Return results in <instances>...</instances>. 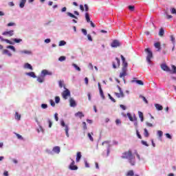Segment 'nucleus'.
<instances>
[{
    "mask_svg": "<svg viewBox=\"0 0 176 176\" xmlns=\"http://www.w3.org/2000/svg\"><path fill=\"white\" fill-rule=\"evenodd\" d=\"M121 159H126L131 166H135V157L133 155V151L130 149L122 153Z\"/></svg>",
    "mask_w": 176,
    "mask_h": 176,
    "instance_id": "1",
    "label": "nucleus"
},
{
    "mask_svg": "<svg viewBox=\"0 0 176 176\" xmlns=\"http://www.w3.org/2000/svg\"><path fill=\"white\" fill-rule=\"evenodd\" d=\"M120 57L122 61V72L120 74V78H123L127 75V67L129 66V64L126 61V58L124 56H123V55H121Z\"/></svg>",
    "mask_w": 176,
    "mask_h": 176,
    "instance_id": "2",
    "label": "nucleus"
},
{
    "mask_svg": "<svg viewBox=\"0 0 176 176\" xmlns=\"http://www.w3.org/2000/svg\"><path fill=\"white\" fill-rule=\"evenodd\" d=\"M144 52L146 54V60L148 64H152V58H153V53L151 52V48L144 49Z\"/></svg>",
    "mask_w": 176,
    "mask_h": 176,
    "instance_id": "3",
    "label": "nucleus"
},
{
    "mask_svg": "<svg viewBox=\"0 0 176 176\" xmlns=\"http://www.w3.org/2000/svg\"><path fill=\"white\" fill-rule=\"evenodd\" d=\"M161 69L163 71H166V72H170V74H176V67H175V65H172V69L173 70H171L170 69V67H168V66H167V65L162 64V65H161Z\"/></svg>",
    "mask_w": 176,
    "mask_h": 176,
    "instance_id": "4",
    "label": "nucleus"
},
{
    "mask_svg": "<svg viewBox=\"0 0 176 176\" xmlns=\"http://www.w3.org/2000/svg\"><path fill=\"white\" fill-rule=\"evenodd\" d=\"M62 97L64 100H67L68 97H71V91L68 89L65 88L62 93Z\"/></svg>",
    "mask_w": 176,
    "mask_h": 176,
    "instance_id": "5",
    "label": "nucleus"
},
{
    "mask_svg": "<svg viewBox=\"0 0 176 176\" xmlns=\"http://www.w3.org/2000/svg\"><path fill=\"white\" fill-rule=\"evenodd\" d=\"M120 93L115 92L114 94L118 97V98H124V94L123 93V91H122V88L120 86H117Z\"/></svg>",
    "mask_w": 176,
    "mask_h": 176,
    "instance_id": "6",
    "label": "nucleus"
},
{
    "mask_svg": "<svg viewBox=\"0 0 176 176\" xmlns=\"http://www.w3.org/2000/svg\"><path fill=\"white\" fill-rule=\"evenodd\" d=\"M119 67H120V59L116 58V60L113 62V68L116 69V68H119Z\"/></svg>",
    "mask_w": 176,
    "mask_h": 176,
    "instance_id": "7",
    "label": "nucleus"
},
{
    "mask_svg": "<svg viewBox=\"0 0 176 176\" xmlns=\"http://www.w3.org/2000/svg\"><path fill=\"white\" fill-rule=\"evenodd\" d=\"M60 124L63 127H65V131L66 133L67 137H69V133H68V131H69V128H68V125H65V122H64V121H62Z\"/></svg>",
    "mask_w": 176,
    "mask_h": 176,
    "instance_id": "8",
    "label": "nucleus"
},
{
    "mask_svg": "<svg viewBox=\"0 0 176 176\" xmlns=\"http://www.w3.org/2000/svg\"><path fill=\"white\" fill-rule=\"evenodd\" d=\"M69 168L72 170H78V166L75 165V161L74 160H72V163L69 166Z\"/></svg>",
    "mask_w": 176,
    "mask_h": 176,
    "instance_id": "9",
    "label": "nucleus"
},
{
    "mask_svg": "<svg viewBox=\"0 0 176 176\" xmlns=\"http://www.w3.org/2000/svg\"><path fill=\"white\" fill-rule=\"evenodd\" d=\"M111 47H119L120 46V42L118 40H113L111 44Z\"/></svg>",
    "mask_w": 176,
    "mask_h": 176,
    "instance_id": "10",
    "label": "nucleus"
},
{
    "mask_svg": "<svg viewBox=\"0 0 176 176\" xmlns=\"http://www.w3.org/2000/svg\"><path fill=\"white\" fill-rule=\"evenodd\" d=\"M41 75L45 78L46 75H50V76L53 75V73H52V72L47 71V69H43L41 72Z\"/></svg>",
    "mask_w": 176,
    "mask_h": 176,
    "instance_id": "11",
    "label": "nucleus"
},
{
    "mask_svg": "<svg viewBox=\"0 0 176 176\" xmlns=\"http://www.w3.org/2000/svg\"><path fill=\"white\" fill-rule=\"evenodd\" d=\"M126 116H128V118L131 122H134V121L137 120V117H135V116L133 117V116H131V113H127Z\"/></svg>",
    "mask_w": 176,
    "mask_h": 176,
    "instance_id": "12",
    "label": "nucleus"
},
{
    "mask_svg": "<svg viewBox=\"0 0 176 176\" xmlns=\"http://www.w3.org/2000/svg\"><path fill=\"white\" fill-rule=\"evenodd\" d=\"M80 159H82V153L80 151L77 152L76 162V163H79L80 162Z\"/></svg>",
    "mask_w": 176,
    "mask_h": 176,
    "instance_id": "13",
    "label": "nucleus"
},
{
    "mask_svg": "<svg viewBox=\"0 0 176 176\" xmlns=\"http://www.w3.org/2000/svg\"><path fill=\"white\" fill-rule=\"evenodd\" d=\"M154 47H155V49H157V52H160V50H162L160 42H157V43H154Z\"/></svg>",
    "mask_w": 176,
    "mask_h": 176,
    "instance_id": "14",
    "label": "nucleus"
},
{
    "mask_svg": "<svg viewBox=\"0 0 176 176\" xmlns=\"http://www.w3.org/2000/svg\"><path fill=\"white\" fill-rule=\"evenodd\" d=\"M170 41L171 42L173 43V50H174L175 47V37H174V35L171 34L170 36Z\"/></svg>",
    "mask_w": 176,
    "mask_h": 176,
    "instance_id": "15",
    "label": "nucleus"
},
{
    "mask_svg": "<svg viewBox=\"0 0 176 176\" xmlns=\"http://www.w3.org/2000/svg\"><path fill=\"white\" fill-rule=\"evenodd\" d=\"M69 104H70V107H76V102L72 98L69 99Z\"/></svg>",
    "mask_w": 176,
    "mask_h": 176,
    "instance_id": "16",
    "label": "nucleus"
},
{
    "mask_svg": "<svg viewBox=\"0 0 176 176\" xmlns=\"http://www.w3.org/2000/svg\"><path fill=\"white\" fill-rule=\"evenodd\" d=\"M135 82V83H138V85H140V86H144V82H142V80H131V83H134Z\"/></svg>",
    "mask_w": 176,
    "mask_h": 176,
    "instance_id": "17",
    "label": "nucleus"
},
{
    "mask_svg": "<svg viewBox=\"0 0 176 176\" xmlns=\"http://www.w3.org/2000/svg\"><path fill=\"white\" fill-rule=\"evenodd\" d=\"M14 32L13 30H10L8 32H3V35H9V36H13Z\"/></svg>",
    "mask_w": 176,
    "mask_h": 176,
    "instance_id": "18",
    "label": "nucleus"
},
{
    "mask_svg": "<svg viewBox=\"0 0 176 176\" xmlns=\"http://www.w3.org/2000/svg\"><path fill=\"white\" fill-rule=\"evenodd\" d=\"M75 116H78V118L82 119V118L85 117V115L83 114V113H82V111H78L76 113H75Z\"/></svg>",
    "mask_w": 176,
    "mask_h": 176,
    "instance_id": "19",
    "label": "nucleus"
},
{
    "mask_svg": "<svg viewBox=\"0 0 176 176\" xmlns=\"http://www.w3.org/2000/svg\"><path fill=\"white\" fill-rule=\"evenodd\" d=\"M3 54H8L9 57H12V53H10V52L8 50H3Z\"/></svg>",
    "mask_w": 176,
    "mask_h": 176,
    "instance_id": "20",
    "label": "nucleus"
},
{
    "mask_svg": "<svg viewBox=\"0 0 176 176\" xmlns=\"http://www.w3.org/2000/svg\"><path fill=\"white\" fill-rule=\"evenodd\" d=\"M155 107L157 111H163V106L160 105V104H155Z\"/></svg>",
    "mask_w": 176,
    "mask_h": 176,
    "instance_id": "21",
    "label": "nucleus"
},
{
    "mask_svg": "<svg viewBox=\"0 0 176 176\" xmlns=\"http://www.w3.org/2000/svg\"><path fill=\"white\" fill-rule=\"evenodd\" d=\"M37 80L39 83H43V80H45V77L43 76H38L37 78Z\"/></svg>",
    "mask_w": 176,
    "mask_h": 176,
    "instance_id": "22",
    "label": "nucleus"
},
{
    "mask_svg": "<svg viewBox=\"0 0 176 176\" xmlns=\"http://www.w3.org/2000/svg\"><path fill=\"white\" fill-rule=\"evenodd\" d=\"M26 75H28V76H30L31 78H36V76L34 72L27 73Z\"/></svg>",
    "mask_w": 176,
    "mask_h": 176,
    "instance_id": "23",
    "label": "nucleus"
},
{
    "mask_svg": "<svg viewBox=\"0 0 176 176\" xmlns=\"http://www.w3.org/2000/svg\"><path fill=\"white\" fill-rule=\"evenodd\" d=\"M25 2H27V0H21L20 4H19L20 8H24L25 5Z\"/></svg>",
    "mask_w": 176,
    "mask_h": 176,
    "instance_id": "24",
    "label": "nucleus"
},
{
    "mask_svg": "<svg viewBox=\"0 0 176 176\" xmlns=\"http://www.w3.org/2000/svg\"><path fill=\"white\" fill-rule=\"evenodd\" d=\"M139 118H140L141 122H144V113L141 111H138Z\"/></svg>",
    "mask_w": 176,
    "mask_h": 176,
    "instance_id": "25",
    "label": "nucleus"
},
{
    "mask_svg": "<svg viewBox=\"0 0 176 176\" xmlns=\"http://www.w3.org/2000/svg\"><path fill=\"white\" fill-rule=\"evenodd\" d=\"M87 135H88V138H89V140H90V141H91V142H93V141H94V139L93 138V136L92 135H94V133H89L88 134H87Z\"/></svg>",
    "mask_w": 176,
    "mask_h": 176,
    "instance_id": "26",
    "label": "nucleus"
},
{
    "mask_svg": "<svg viewBox=\"0 0 176 176\" xmlns=\"http://www.w3.org/2000/svg\"><path fill=\"white\" fill-rule=\"evenodd\" d=\"M58 85H59V87H60V89H63V87H64V89H65V85H64V81L59 80Z\"/></svg>",
    "mask_w": 176,
    "mask_h": 176,
    "instance_id": "27",
    "label": "nucleus"
},
{
    "mask_svg": "<svg viewBox=\"0 0 176 176\" xmlns=\"http://www.w3.org/2000/svg\"><path fill=\"white\" fill-rule=\"evenodd\" d=\"M53 151L55 153H60V146L54 147Z\"/></svg>",
    "mask_w": 176,
    "mask_h": 176,
    "instance_id": "28",
    "label": "nucleus"
},
{
    "mask_svg": "<svg viewBox=\"0 0 176 176\" xmlns=\"http://www.w3.org/2000/svg\"><path fill=\"white\" fill-rule=\"evenodd\" d=\"M25 68H27L28 69H31L32 71V66L30 63H25Z\"/></svg>",
    "mask_w": 176,
    "mask_h": 176,
    "instance_id": "29",
    "label": "nucleus"
},
{
    "mask_svg": "<svg viewBox=\"0 0 176 176\" xmlns=\"http://www.w3.org/2000/svg\"><path fill=\"white\" fill-rule=\"evenodd\" d=\"M85 19L87 20V23H90V15L89 13H85Z\"/></svg>",
    "mask_w": 176,
    "mask_h": 176,
    "instance_id": "30",
    "label": "nucleus"
},
{
    "mask_svg": "<svg viewBox=\"0 0 176 176\" xmlns=\"http://www.w3.org/2000/svg\"><path fill=\"white\" fill-rule=\"evenodd\" d=\"M126 176H134V171L133 170H129L126 173Z\"/></svg>",
    "mask_w": 176,
    "mask_h": 176,
    "instance_id": "31",
    "label": "nucleus"
},
{
    "mask_svg": "<svg viewBox=\"0 0 176 176\" xmlns=\"http://www.w3.org/2000/svg\"><path fill=\"white\" fill-rule=\"evenodd\" d=\"M163 35H164V29H163V28H162L160 30L159 36H163Z\"/></svg>",
    "mask_w": 176,
    "mask_h": 176,
    "instance_id": "32",
    "label": "nucleus"
},
{
    "mask_svg": "<svg viewBox=\"0 0 176 176\" xmlns=\"http://www.w3.org/2000/svg\"><path fill=\"white\" fill-rule=\"evenodd\" d=\"M15 119H16V120H20V119H21V116L19 114L18 112L15 113Z\"/></svg>",
    "mask_w": 176,
    "mask_h": 176,
    "instance_id": "33",
    "label": "nucleus"
},
{
    "mask_svg": "<svg viewBox=\"0 0 176 176\" xmlns=\"http://www.w3.org/2000/svg\"><path fill=\"white\" fill-rule=\"evenodd\" d=\"M144 135L146 138H148V137H149V132H148V129H144Z\"/></svg>",
    "mask_w": 176,
    "mask_h": 176,
    "instance_id": "34",
    "label": "nucleus"
},
{
    "mask_svg": "<svg viewBox=\"0 0 176 176\" xmlns=\"http://www.w3.org/2000/svg\"><path fill=\"white\" fill-rule=\"evenodd\" d=\"M67 14L69 16L72 17V19H78V17L75 15H74V14L71 13V12H67Z\"/></svg>",
    "mask_w": 176,
    "mask_h": 176,
    "instance_id": "35",
    "label": "nucleus"
},
{
    "mask_svg": "<svg viewBox=\"0 0 176 176\" xmlns=\"http://www.w3.org/2000/svg\"><path fill=\"white\" fill-rule=\"evenodd\" d=\"M99 91L102 100H105V96L104 95V91H102V89H100Z\"/></svg>",
    "mask_w": 176,
    "mask_h": 176,
    "instance_id": "36",
    "label": "nucleus"
},
{
    "mask_svg": "<svg viewBox=\"0 0 176 176\" xmlns=\"http://www.w3.org/2000/svg\"><path fill=\"white\" fill-rule=\"evenodd\" d=\"M21 53L22 54H31V51H28V50H23V51H21Z\"/></svg>",
    "mask_w": 176,
    "mask_h": 176,
    "instance_id": "37",
    "label": "nucleus"
},
{
    "mask_svg": "<svg viewBox=\"0 0 176 176\" xmlns=\"http://www.w3.org/2000/svg\"><path fill=\"white\" fill-rule=\"evenodd\" d=\"M14 42H15V43H20V42H23V39H21V38H14Z\"/></svg>",
    "mask_w": 176,
    "mask_h": 176,
    "instance_id": "38",
    "label": "nucleus"
},
{
    "mask_svg": "<svg viewBox=\"0 0 176 176\" xmlns=\"http://www.w3.org/2000/svg\"><path fill=\"white\" fill-rule=\"evenodd\" d=\"M7 49H11L13 52H16V48H14V46L13 45H8L7 46Z\"/></svg>",
    "mask_w": 176,
    "mask_h": 176,
    "instance_id": "39",
    "label": "nucleus"
},
{
    "mask_svg": "<svg viewBox=\"0 0 176 176\" xmlns=\"http://www.w3.org/2000/svg\"><path fill=\"white\" fill-rule=\"evenodd\" d=\"M65 45H67V42H65L64 41H60L59 42V46H65Z\"/></svg>",
    "mask_w": 176,
    "mask_h": 176,
    "instance_id": "40",
    "label": "nucleus"
},
{
    "mask_svg": "<svg viewBox=\"0 0 176 176\" xmlns=\"http://www.w3.org/2000/svg\"><path fill=\"white\" fill-rule=\"evenodd\" d=\"M73 67H74V68L80 72V67H79L76 64L74 63L73 64Z\"/></svg>",
    "mask_w": 176,
    "mask_h": 176,
    "instance_id": "41",
    "label": "nucleus"
},
{
    "mask_svg": "<svg viewBox=\"0 0 176 176\" xmlns=\"http://www.w3.org/2000/svg\"><path fill=\"white\" fill-rule=\"evenodd\" d=\"M166 16V19H167V20H170V19H173V16L171 15H168V13L165 12Z\"/></svg>",
    "mask_w": 176,
    "mask_h": 176,
    "instance_id": "42",
    "label": "nucleus"
},
{
    "mask_svg": "<svg viewBox=\"0 0 176 176\" xmlns=\"http://www.w3.org/2000/svg\"><path fill=\"white\" fill-rule=\"evenodd\" d=\"M55 102L56 104H58V102H60V97L59 96H56L55 97Z\"/></svg>",
    "mask_w": 176,
    "mask_h": 176,
    "instance_id": "43",
    "label": "nucleus"
},
{
    "mask_svg": "<svg viewBox=\"0 0 176 176\" xmlns=\"http://www.w3.org/2000/svg\"><path fill=\"white\" fill-rule=\"evenodd\" d=\"M128 9H129L131 12H134L135 7L134 6H129Z\"/></svg>",
    "mask_w": 176,
    "mask_h": 176,
    "instance_id": "44",
    "label": "nucleus"
},
{
    "mask_svg": "<svg viewBox=\"0 0 176 176\" xmlns=\"http://www.w3.org/2000/svg\"><path fill=\"white\" fill-rule=\"evenodd\" d=\"M50 105L52 107H56V103L54 102V101L53 100H50Z\"/></svg>",
    "mask_w": 176,
    "mask_h": 176,
    "instance_id": "45",
    "label": "nucleus"
},
{
    "mask_svg": "<svg viewBox=\"0 0 176 176\" xmlns=\"http://www.w3.org/2000/svg\"><path fill=\"white\" fill-rule=\"evenodd\" d=\"M87 36L88 41H89L90 42H93V38H91V35L87 34Z\"/></svg>",
    "mask_w": 176,
    "mask_h": 176,
    "instance_id": "46",
    "label": "nucleus"
},
{
    "mask_svg": "<svg viewBox=\"0 0 176 176\" xmlns=\"http://www.w3.org/2000/svg\"><path fill=\"white\" fill-rule=\"evenodd\" d=\"M15 135L17 137L18 140H23V136L19 133H15Z\"/></svg>",
    "mask_w": 176,
    "mask_h": 176,
    "instance_id": "47",
    "label": "nucleus"
},
{
    "mask_svg": "<svg viewBox=\"0 0 176 176\" xmlns=\"http://www.w3.org/2000/svg\"><path fill=\"white\" fill-rule=\"evenodd\" d=\"M170 13L172 14H175L176 15V10H175V8H171Z\"/></svg>",
    "mask_w": 176,
    "mask_h": 176,
    "instance_id": "48",
    "label": "nucleus"
},
{
    "mask_svg": "<svg viewBox=\"0 0 176 176\" xmlns=\"http://www.w3.org/2000/svg\"><path fill=\"white\" fill-rule=\"evenodd\" d=\"M7 25H8V27H13L14 25H16V23L11 22V23H8Z\"/></svg>",
    "mask_w": 176,
    "mask_h": 176,
    "instance_id": "49",
    "label": "nucleus"
},
{
    "mask_svg": "<svg viewBox=\"0 0 176 176\" xmlns=\"http://www.w3.org/2000/svg\"><path fill=\"white\" fill-rule=\"evenodd\" d=\"M136 134L140 140H142V136L140 134V131H137Z\"/></svg>",
    "mask_w": 176,
    "mask_h": 176,
    "instance_id": "50",
    "label": "nucleus"
},
{
    "mask_svg": "<svg viewBox=\"0 0 176 176\" xmlns=\"http://www.w3.org/2000/svg\"><path fill=\"white\" fill-rule=\"evenodd\" d=\"M157 135L160 136V137H163V131H157Z\"/></svg>",
    "mask_w": 176,
    "mask_h": 176,
    "instance_id": "51",
    "label": "nucleus"
},
{
    "mask_svg": "<svg viewBox=\"0 0 176 176\" xmlns=\"http://www.w3.org/2000/svg\"><path fill=\"white\" fill-rule=\"evenodd\" d=\"M59 61H65V56H60L58 58Z\"/></svg>",
    "mask_w": 176,
    "mask_h": 176,
    "instance_id": "52",
    "label": "nucleus"
},
{
    "mask_svg": "<svg viewBox=\"0 0 176 176\" xmlns=\"http://www.w3.org/2000/svg\"><path fill=\"white\" fill-rule=\"evenodd\" d=\"M108 96H109L110 100L113 101V102H116V100H115V98H113V97L111 96V94H109Z\"/></svg>",
    "mask_w": 176,
    "mask_h": 176,
    "instance_id": "53",
    "label": "nucleus"
},
{
    "mask_svg": "<svg viewBox=\"0 0 176 176\" xmlns=\"http://www.w3.org/2000/svg\"><path fill=\"white\" fill-rule=\"evenodd\" d=\"M54 118H55V120H56V122H58V113H56L54 114Z\"/></svg>",
    "mask_w": 176,
    "mask_h": 176,
    "instance_id": "54",
    "label": "nucleus"
},
{
    "mask_svg": "<svg viewBox=\"0 0 176 176\" xmlns=\"http://www.w3.org/2000/svg\"><path fill=\"white\" fill-rule=\"evenodd\" d=\"M81 31L84 35H87V30L86 29H82Z\"/></svg>",
    "mask_w": 176,
    "mask_h": 176,
    "instance_id": "55",
    "label": "nucleus"
},
{
    "mask_svg": "<svg viewBox=\"0 0 176 176\" xmlns=\"http://www.w3.org/2000/svg\"><path fill=\"white\" fill-rule=\"evenodd\" d=\"M141 143L142 144V145H145V146H149V145L148 144V143H146V142L142 140Z\"/></svg>",
    "mask_w": 176,
    "mask_h": 176,
    "instance_id": "56",
    "label": "nucleus"
},
{
    "mask_svg": "<svg viewBox=\"0 0 176 176\" xmlns=\"http://www.w3.org/2000/svg\"><path fill=\"white\" fill-rule=\"evenodd\" d=\"M41 108H42L43 109H46V108H47V104H41Z\"/></svg>",
    "mask_w": 176,
    "mask_h": 176,
    "instance_id": "57",
    "label": "nucleus"
},
{
    "mask_svg": "<svg viewBox=\"0 0 176 176\" xmlns=\"http://www.w3.org/2000/svg\"><path fill=\"white\" fill-rule=\"evenodd\" d=\"M82 126H83L84 130H87V126L86 125V122H83Z\"/></svg>",
    "mask_w": 176,
    "mask_h": 176,
    "instance_id": "58",
    "label": "nucleus"
},
{
    "mask_svg": "<svg viewBox=\"0 0 176 176\" xmlns=\"http://www.w3.org/2000/svg\"><path fill=\"white\" fill-rule=\"evenodd\" d=\"M146 124L148 127H153V124L151 122H146Z\"/></svg>",
    "mask_w": 176,
    "mask_h": 176,
    "instance_id": "59",
    "label": "nucleus"
},
{
    "mask_svg": "<svg viewBox=\"0 0 176 176\" xmlns=\"http://www.w3.org/2000/svg\"><path fill=\"white\" fill-rule=\"evenodd\" d=\"M84 7L85 8V12H89V6H87V4H85Z\"/></svg>",
    "mask_w": 176,
    "mask_h": 176,
    "instance_id": "60",
    "label": "nucleus"
},
{
    "mask_svg": "<svg viewBox=\"0 0 176 176\" xmlns=\"http://www.w3.org/2000/svg\"><path fill=\"white\" fill-rule=\"evenodd\" d=\"M120 108H121L122 109H123V111H126V106L123 105V104H120Z\"/></svg>",
    "mask_w": 176,
    "mask_h": 176,
    "instance_id": "61",
    "label": "nucleus"
},
{
    "mask_svg": "<svg viewBox=\"0 0 176 176\" xmlns=\"http://www.w3.org/2000/svg\"><path fill=\"white\" fill-rule=\"evenodd\" d=\"M5 42L9 43L10 45H13V43L10 40L5 39Z\"/></svg>",
    "mask_w": 176,
    "mask_h": 176,
    "instance_id": "62",
    "label": "nucleus"
},
{
    "mask_svg": "<svg viewBox=\"0 0 176 176\" xmlns=\"http://www.w3.org/2000/svg\"><path fill=\"white\" fill-rule=\"evenodd\" d=\"M166 138H168L169 140H171V135H170L169 133H166Z\"/></svg>",
    "mask_w": 176,
    "mask_h": 176,
    "instance_id": "63",
    "label": "nucleus"
},
{
    "mask_svg": "<svg viewBox=\"0 0 176 176\" xmlns=\"http://www.w3.org/2000/svg\"><path fill=\"white\" fill-rule=\"evenodd\" d=\"M3 175L4 176H9V172H8L7 170H5L3 173Z\"/></svg>",
    "mask_w": 176,
    "mask_h": 176,
    "instance_id": "64",
    "label": "nucleus"
}]
</instances>
